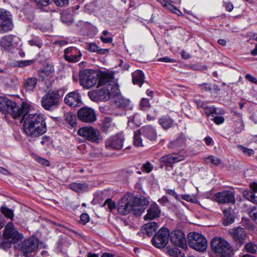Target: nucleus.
Masks as SVG:
<instances>
[{"instance_id": "43", "label": "nucleus", "mask_w": 257, "mask_h": 257, "mask_svg": "<svg viewBox=\"0 0 257 257\" xmlns=\"http://www.w3.org/2000/svg\"><path fill=\"white\" fill-rule=\"evenodd\" d=\"M207 163H211L212 164L217 165L221 163V159L218 157L213 156H210L205 158Z\"/></svg>"}, {"instance_id": "53", "label": "nucleus", "mask_w": 257, "mask_h": 257, "mask_svg": "<svg viewBox=\"0 0 257 257\" xmlns=\"http://www.w3.org/2000/svg\"><path fill=\"white\" fill-rule=\"evenodd\" d=\"M33 63V60H21L18 62L19 67H25L32 64Z\"/></svg>"}, {"instance_id": "18", "label": "nucleus", "mask_w": 257, "mask_h": 257, "mask_svg": "<svg viewBox=\"0 0 257 257\" xmlns=\"http://www.w3.org/2000/svg\"><path fill=\"white\" fill-rule=\"evenodd\" d=\"M64 102L70 106H78L81 102V96L78 91L70 92L65 96Z\"/></svg>"}, {"instance_id": "41", "label": "nucleus", "mask_w": 257, "mask_h": 257, "mask_svg": "<svg viewBox=\"0 0 257 257\" xmlns=\"http://www.w3.org/2000/svg\"><path fill=\"white\" fill-rule=\"evenodd\" d=\"M13 243L12 241H10L9 239L5 238L0 239V248L4 249L9 248Z\"/></svg>"}, {"instance_id": "48", "label": "nucleus", "mask_w": 257, "mask_h": 257, "mask_svg": "<svg viewBox=\"0 0 257 257\" xmlns=\"http://www.w3.org/2000/svg\"><path fill=\"white\" fill-rule=\"evenodd\" d=\"M249 216L257 223V208L254 207L248 212Z\"/></svg>"}, {"instance_id": "46", "label": "nucleus", "mask_w": 257, "mask_h": 257, "mask_svg": "<svg viewBox=\"0 0 257 257\" xmlns=\"http://www.w3.org/2000/svg\"><path fill=\"white\" fill-rule=\"evenodd\" d=\"M153 169V166L149 162H147L142 166V170L149 173H150Z\"/></svg>"}, {"instance_id": "7", "label": "nucleus", "mask_w": 257, "mask_h": 257, "mask_svg": "<svg viewBox=\"0 0 257 257\" xmlns=\"http://www.w3.org/2000/svg\"><path fill=\"white\" fill-rule=\"evenodd\" d=\"M79 83L84 88L89 89L98 81L99 73L89 69H85L80 73Z\"/></svg>"}, {"instance_id": "19", "label": "nucleus", "mask_w": 257, "mask_h": 257, "mask_svg": "<svg viewBox=\"0 0 257 257\" xmlns=\"http://www.w3.org/2000/svg\"><path fill=\"white\" fill-rule=\"evenodd\" d=\"M111 91L110 87L104 86L95 90L92 95L98 100L107 101L110 98Z\"/></svg>"}, {"instance_id": "16", "label": "nucleus", "mask_w": 257, "mask_h": 257, "mask_svg": "<svg viewBox=\"0 0 257 257\" xmlns=\"http://www.w3.org/2000/svg\"><path fill=\"white\" fill-rule=\"evenodd\" d=\"M113 75L110 73L101 72L99 73L97 87L99 86L110 87L111 90L117 89V86L113 84Z\"/></svg>"}, {"instance_id": "25", "label": "nucleus", "mask_w": 257, "mask_h": 257, "mask_svg": "<svg viewBox=\"0 0 257 257\" xmlns=\"http://www.w3.org/2000/svg\"><path fill=\"white\" fill-rule=\"evenodd\" d=\"M229 233L236 240L242 243L244 240L246 232L243 228L237 227L229 230Z\"/></svg>"}, {"instance_id": "13", "label": "nucleus", "mask_w": 257, "mask_h": 257, "mask_svg": "<svg viewBox=\"0 0 257 257\" xmlns=\"http://www.w3.org/2000/svg\"><path fill=\"white\" fill-rule=\"evenodd\" d=\"M77 117L81 121L92 123L97 119V116L95 110L90 107H83L77 112Z\"/></svg>"}, {"instance_id": "56", "label": "nucleus", "mask_w": 257, "mask_h": 257, "mask_svg": "<svg viewBox=\"0 0 257 257\" xmlns=\"http://www.w3.org/2000/svg\"><path fill=\"white\" fill-rule=\"evenodd\" d=\"M164 7H166L167 9H168L170 11H172V12L176 13V11L177 10V8L174 6H173V5H172L171 4L169 3L168 2L166 4V5H165Z\"/></svg>"}, {"instance_id": "33", "label": "nucleus", "mask_w": 257, "mask_h": 257, "mask_svg": "<svg viewBox=\"0 0 257 257\" xmlns=\"http://www.w3.org/2000/svg\"><path fill=\"white\" fill-rule=\"evenodd\" d=\"M70 188L73 191L78 193H82L88 189V185L86 183H72L69 185Z\"/></svg>"}, {"instance_id": "36", "label": "nucleus", "mask_w": 257, "mask_h": 257, "mask_svg": "<svg viewBox=\"0 0 257 257\" xmlns=\"http://www.w3.org/2000/svg\"><path fill=\"white\" fill-rule=\"evenodd\" d=\"M12 38L11 36L3 37L0 40V45L5 49H8L13 46Z\"/></svg>"}, {"instance_id": "35", "label": "nucleus", "mask_w": 257, "mask_h": 257, "mask_svg": "<svg viewBox=\"0 0 257 257\" xmlns=\"http://www.w3.org/2000/svg\"><path fill=\"white\" fill-rule=\"evenodd\" d=\"M64 120L72 127L76 125V116L72 112H68L64 115Z\"/></svg>"}, {"instance_id": "22", "label": "nucleus", "mask_w": 257, "mask_h": 257, "mask_svg": "<svg viewBox=\"0 0 257 257\" xmlns=\"http://www.w3.org/2000/svg\"><path fill=\"white\" fill-rule=\"evenodd\" d=\"M139 132L150 141H155L157 138L156 131L151 125L143 126L139 130Z\"/></svg>"}, {"instance_id": "32", "label": "nucleus", "mask_w": 257, "mask_h": 257, "mask_svg": "<svg viewBox=\"0 0 257 257\" xmlns=\"http://www.w3.org/2000/svg\"><path fill=\"white\" fill-rule=\"evenodd\" d=\"M132 75L134 84L141 86L144 82V74L143 72L141 70H137L133 73Z\"/></svg>"}, {"instance_id": "61", "label": "nucleus", "mask_w": 257, "mask_h": 257, "mask_svg": "<svg viewBox=\"0 0 257 257\" xmlns=\"http://www.w3.org/2000/svg\"><path fill=\"white\" fill-rule=\"evenodd\" d=\"M71 59H72V62H77L79 61V58L81 56V53L80 51H78V54H73L71 55Z\"/></svg>"}, {"instance_id": "28", "label": "nucleus", "mask_w": 257, "mask_h": 257, "mask_svg": "<svg viewBox=\"0 0 257 257\" xmlns=\"http://www.w3.org/2000/svg\"><path fill=\"white\" fill-rule=\"evenodd\" d=\"M158 227V223L155 222H151L144 225L143 231L144 234H147L148 236H151L153 235V232L156 231Z\"/></svg>"}, {"instance_id": "24", "label": "nucleus", "mask_w": 257, "mask_h": 257, "mask_svg": "<svg viewBox=\"0 0 257 257\" xmlns=\"http://www.w3.org/2000/svg\"><path fill=\"white\" fill-rule=\"evenodd\" d=\"M38 79L35 77H29L24 79L23 86L26 92H34L36 88Z\"/></svg>"}, {"instance_id": "15", "label": "nucleus", "mask_w": 257, "mask_h": 257, "mask_svg": "<svg viewBox=\"0 0 257 257\" xmlns=\"http://www.w3.org/2000/svg\"><path fill=\"white\" fill-rule=\"evenodd\" d=\"M133 199L134 214L135 215H140L144 211L146 206L149 205V201L145 197L143 196L137 197L133 196Z\"/></svg>"}, {"instance_id": "1", "label": "nucleus", "mask_w": 257, "mask_h": 257, "mask_svg": "<svg viewBox=\"0 0 257 257\" xmlns=\"http://www.w3.org/2000/svg\"><path fill=\"white\" fill-rule=\"evenodd\" d=\"M23 128L25 134L32 138L43 135L46 131L44 116L39 113H27L23 117Z\"/></svg>"}, {"instance_id": "47", "label": "nucleus", "mask_w": 257, "mask_h": 257, "mask_svg": "<svg viewBox=\"0 0 257 257\" xmlns=\"http://www.w3.org/2000/svg\"><path fill=\"white\" fill-rule=\"evenodd\" d=\"M235 131L237 133H240L244 129V123L242 118L239 119L236 124Z\"/></svg>"}, {"instance_id": "51", "label": "nucleus", "mask_w": 257, "mask_h": 257, "mask_svg": "<svg viewBox=\"0 0 257 257\" xmlns=\"http://www.w3.org/2000/svg\"><path fill=\"white\" fill-rule=\"evenodd\" d=\"M89 221V215L86 213H83L80 216V222L81 224L85 225Z\"/></svg>"}, {"instance_id": "10", "label": "nucleus", "mask_w": 257, "mask_h": 257, "mask_svg": "<svg viewBox=\"0 0 257 257\" xmlns=\"http://www.w3.org/2000/svg\"><path fill=\"white\" fill-rule=\"evenodd\" d=\"M29 107L30 104L27 102H23L22 105L19 106L16 102H14L11 109L8 110V113L10 114L15 119L22 117L21 122H22L23 117L25 116L27 113L30 112Z\"/></svg>"}, {"instance_id": "30", "label": "nucleus", "mask_w": 257, "mask_h": 257, "mask_svg": "<svg viewBox=\"0 0 257 257\" xmlns=\"http://www.w3.org/2000/svg\"><path fill=\"white\" fill-rule=\"evenodd\" d=\"M178 247L187 250L188 248L187 240L184 232L178 229Z\"/></svg>"}, {"instance_id": "38", "label": "nucleus", "mask_w": 257, "mask_h": 257, "mask_svg": "<svg viewBox=\"0 0 257 257\" xmlns=\"http://www.w3.org/2000/svg\"><path fill=\"white\" fill-rule=\"evenodd\" d=\"M114 101L117 106L121 107L126 106L129 103V101L128 100L124 98L120 95L116 96Z\"/></svg>"}, {"instance_id": "2", "label": "nucleus", "mask_w": 257, "mask_h": 257, "mask_svg": "<svg viewBox=\"0 0 257 257\" xmlns=\"http://www.w3.org/2000/svg\"><path fill=\"white\" fill-rule=\"evenodd\" d=\"M169 238L173 246L169 245L167 246V252L172 256L177 257V231L176 230L169 233L167 228H161L152 238V244L157 248H163L168 242Z\"/></svg>"}, {"instance_id": "54", "label": "nucleus", "mask_w": 257, "mask_h": 257, "mask_svg": "<svg viewBox=\"0 0 257 257\" xmlns=\"http://www.w3.org/2000/svg\"><path fill=\"white\" fill-rule=\"evenodd\" d=\"M98 47L95 43H90L88 45V50L92 52H96L98 50Z\"/></svg>"}, {"instance_id": "42", "label": "nucleus", "mask_w": 257, "mask_h": 257, "mask_svg": "<svg viewBox=\"0 0 257 257\" xmlns=\"http://www.w3.org/2000/svg\"><path fill=\"white\" fill-rule=\"evenodd\" d=\"M245 249L247 252L254 253L256 251L257 245L252 242H249L246 244Z\"/></svg>"}, {"instance_id": "40", "label": "nucleus", "mask_w": 257, "mask_h": 257, "mask_svg": "<svg viewBox=\"0 0 257 257\" xmlns=\"http://www.w3.org/2000/svg\"><path fill=\"white\" fill-rule=\"evenodd\" d=\"M237 148L239 151L241 152L246 156H250L254 153L253 149L247 148L240 145H237Z\"/></svg>"}, {"instance_id": "11", "label": "nucleus", "mask_w": 257, "mask_h": 257, "mask_svg": "<svg viewBox=\"0 0 257 257\" xmlns=\"http://www.w3.org/2000/svg\"><path fill=\"white\" fill-rule=\"evenodd\" d=\"M133 200V195L132 194H125L118 203L117 210L118 212L121 215H125L128 214L132 210L134 211Z\"/></svg>"}, {"instance_id": "34", "label": "nucleus", "mask_w": 257, "mask_h": 257, "mask_svg": "<svg viewBox=\"0 0 257 257\" xmlns=\"http://www.w3.org/2000/svg\"><path fill=\"white\" fill-rule=\"evenodd\" d=\"M159 122L163 128L168 129L172 126L173 120L170 116H164L159 119Z\"/></svg>"}, {"instance_id": "9", "label": "nucleus", "mask_w": 257, "mask_h": 257, "mask_svg": "<svg viewBox=\"0 0 257 257\" xmlns=\"http://www.w3.org/2000/svg\"><path fill=\"white\" fill-rule=\"evenodd\" d=\"M60 98V96L58 92H49L42 97V106L46 110H52L59 105Z\"/></svg>"}, {"instance_id": "49", "label": "nucleus", "mask_w": 257, "mask_h": 257, "mask_svg": "<svg viewBox=\"0 0 257 257\" xmlns=\"http://www.w3.org/2000/svg\"><path fill=\"white\" fill-rule=\"evenodd\" d=\"M204 112L207 115L215 114L216 113V109L215 107L211 106L204 107Z\"/></svg>"}, {"instance_id": "17", "label": "nucleus", "mask_w": 257, "mask_h": 257, "mask_svg": "<svg viewBox=\"0 0 257 257\" xmlns=\"http://www.w3.org/2000/svg\"><path fill=\"white\" fill-rule=\"evenodd\" d=\"M124 137L122 134H117L107 139L105 143L106 147L115 150H120L123 147Z\"/></svg>"}, {"instance_id": "12", "label": "nucleus", "mask_w": 257, "mask_h": 257, "mask_svg": "<svg viewBox=\"0 0 257 257\" xmlns=\"http://www.w3.org/2000/svg\"><path fill=\"white\" fill-rule=\"evenodd\" d=\"M5 238L9 239L15 244L23 238L22 234L19 233L15 227L13 222H9L5 226L3 233Z\"/></svg>"}, {"instance_id": "44", "label": "nucleus", "mask_w": 257, "mask_h": 257, "mask_svg": "<svg viewBox=\"0 0 257 257\" xmlns=\"http://www.w3.org/2000/svg\"><path fill=\"white\" fill-rule=\"evenodd\" d=\"M54 72V67L51 65H47L42 69V73H44L45 76H50Z\"/></svg>"}, {"instance_id": "23", "label": "nucleus", "mask_w": 257, "mask_h": 257, "mask_svg": "<svg viewBox=\"0 0 257 257\" xmlns=\"http://www.w3.org/2000/svg\"><path fill=\"white\" fill-rule=\"evenodd\" d=\"M161 210L157 204H152L144 216L145 220H153L160 216Z\"/></svg>"}, {"instance_id": "57", "label": "nucleus", "mask_w": 257, "mask_h": 257, "mask_svg": "<svg viewBox=\"0 0 257 257\" xmlns=\"http://www.w3.org/2000/svg\"><path fill=\"white\" fill-rule=\"evenodd\" d=\"M39 5L43 7L47 6L49 4V0H34Z\"/></svg>"}, {"instance_id": "64", "label": "nucleus", "mask_w": 257, "mask_h": 257, "mask_svg": "<svg viewBox=\"0 0 257 257\" xmlns=\"http://www.w3.org/2000/svg\"><path fill=\"white\" fill-rule=\"evenodd\" d=\"M158 61L164 62H172V63L175 62V61H176L175 60L170 59L168 57H165L160 58L158 59Z\"/></svg>"}, {"instance_id": "62", "label": "nucleus", "mask_w": 257, "mask_h": 257, "mask_svg": "<svg viewBox=\"0 0 257 257\" xmlns=\"http://www.w3.org/2000/svg\"><path fill=\"white\" fill-rule=\"evenodd\" d=\"M38 162L45 166H49L50 165V162L43 158H39L38 160Z\"/></svg>"}, {"instance_id": "60", "label": "nucleus", "mask_w": 257, "mask_h": 257, "mask_svg": "<svg viewBox=\"0 0 257 257\" xmlns=\"http://www.w3.org/2000/svg\"><path fill=\"white\" fill-rule=\"evenodd\" d=\"M181 198L185 200L188 202H194V198L193 196L190 195H183L181 197Z\"/></svg>"}, {"instance_id": "37", "label": "nucleus", "mask_w": 257, "mask_h": 257, "mask_svg": "<svg viewBox=\"0 0 257 257\" xmlns=\"http://www.w3.org/2000/svg\"><path fill=\"white\" fill-rule=\"evenodd\" d=\"M1 211L6 217L11 220H13L14 214L12 209H9L6 206H2L1 207Z\"/></svg>"}, {"instance_id": "4", "label": "nucleus", "mask_w": 257, "mask_h": 257, "mask_svg": "<svg viewBox=\"0 0 257 257\" xmlns=\"http://www.w3.org/2000/svg\"><path fill=\"white\" fill-rule=\"evenodd\" d=\"M189 246L200 252L205 250L207 247V241L202 234L196 232H190L188 235Z\"/></svg>"}, {"instance_id": "3", "label": "nucleus", "mask_w": 257, "mask_h": 257, "mask_svg": "<svg viewBox=\"0 0 257 257\" xmlns=\"http://www.w3.org/2000/svg\"><path fill=\"white\" fill-rule=\"evenodd\" d=\"M212 249L223 257H229L233 253L230 244L222 238L215 237L211 242Z\"/></svg>"}, {"instance_id": "31", "label": "nucleus", "mask_w": 257, "mask_h": 257, "mask_svg": "<svg viewBox=\"0 0 257 257\" xmlns=\"http://www.w3.org/2000/svg\"><path fill=\"white\" fill-rule=\"evenodd\" d=\"M114 123L112 122V119L110 117H105L102 121L101 125V131L103 132H107L114 126Z\"/></svg>"}, {"instance_id": "39", "label": "nucleus", "mask_w": 257, "mask_h": 257, "mask_svg": "<svg viewBox=\"0 0 257 257\" xmlns=\"http://www.w3.org/2000/svg\"><path fill=\"white\" fill-rule=\"evenodd\" d=\"M142 134L140 133L139 130L135 132L134 144L137 147H143V141L141 137Z\"/></svg>"}, {"instance_id": "59", "label": "nucleus", "mask_w": 257, "mask_h": 257, "mask_svg": "<svg viewBox=\"0 0 257 257\" xmlns=\"http://www.w3.org/2000/svg\"><path fill=\"white\" fill-rule=\"evenodd\" d=\"M245 78L249 81L257 84V79L249 74L245 75Z\"/></svg>"}, {"instance_id": "55", "label": "nucleus", "mask_w": 257, "mask_h": 257, "mask_svg": "<svg viewBox=\"0 0 257 257\" xmlns=\"http://www.w3.org/2000/svg\"><path fill=\"white\" fill-rule=\"evenodd\" d=\"M149 99L147 98H143L141 104L142 108L145 109L146 107L149 106Z\"/></svg>"}, {"instance_id": "20", "label": "nucleus", "mask_w": 257, "mask_h": 257, "mask_svg": "<svg viewBox=\"0 0 257 257\" xmlns=\"http://www.w3.org/2000/svg\"><path fill=\"white\" fill-rule=\"evenodd\" d=\"M250 189L243 191V196L250 202L257 204V183H253L250 185Z\"/></svg>"}, {"instance_id": "14", "label": "nucleus", "mask_w": 257, "mask_h": 257, "mask_svg": "<svg viewBox=\"0 0 257 257\" xmlns=\"http://www.w3.org/2000/svg\"><path fill=\"white\" fill-rule=\"evenodd\" d=\"M215 200L220 204L232 203L235 202L234 193L230 190L219 192L214 195Z\"/></svg>"}, {"instance_id": "52", "label": "nucleus", "mask_w": 257, "mask_h": 257, "mask_svg": "<svg viewBox=\"0 0 257 257\" xmlns=\"http://www.w3.org/2000/svg\"><path fill=\"white\" fill-rule=\"evenodd\" d=\"M54 3L59 7H64L68 4L69 0H53Z\"/></svg>"}, {"instance_id": "5", "label": "nucleus", "mask_w": 257, "mask_h": 257, "mask_svg": "<svg viewBox=\"0 0 257 257\" xmlns=\"http://www.w3.org/2000/svg\"><path fill=\"white\" fill-rule=\"evenodd\" d=\"M16 247L20 251L21 257H30L33 252L37 250L38 240L33 237L29 238L19 243Z\"/></svg>"}, {"instance_id": "6", "label": "nucleus", "mask_w": 257, "mask_h": 257, "mask_svg": "<svg viewBox=\"0 0 257 257\" xmlns=\"http://www.w3.org/2000/svg\"><path fill=\"white\" fill-rule=\"evenodd\" d=\"M14 27L13 15L9 11L0 8V34L12 31Z\"/></svg>"}, {"instance_id": "50", "label": "nucleus", "mask_w": 257, "mask_h": 257, "mask_svg": "<svg viewBox=\"0 0 257 257\" xmlns=\"http://www.w3.org/2000/svg\"><path fill=\"white\" fill-rule=\"evenodd\" d=\"M107 205L108 208L109 209L110 211H112L113 209L115 208V204L114 202L112 201L110 199H106L103 206H105Z\"/></svg>"}, {"instance_id": "8", "label": "nucleus", "mask_w": 257, "mask_h": 257, "mask_svg": "<svg viewBox=\"0 0 257 257\" xmlns=\"http://www.w3.org/2000/svg\"><path fill=\"white\" fill-rule=\"evenodd\" d=\"M78 134L86 141L92 143L98 144L102 140L100 131L92 126H84L79 128L78 131Z\"/></svg>"}, {"instance_id": "29", "label": "nucleus", "mask_w": 257, "mask_h": 257, "mask_svg": "<svg viewBox=\"0 0 257 257\" xmlns=\"http://www.w3.org/2000/svg\"><path fill=\"white\" fill-rule=\"evenodd\" d=\"M13 101L6 97H0V110L3 113H8L13 104Z\"/></svg>"}, {"instance_id": "58", "label": "nucleus", "mask_w": 257, "mask_h": 257, "mask_svg": "<svg viewBox=\"0 0 257 257\" xmlns=\"http://www.w3.org/2000/svg\"><path fill=\"white\" fill-rule=\"evenodd\" d=\"M213 121L216 124H220L224 121V119L222 116H216L213 118Z\"/></svg>"}, {"instance_id": "45", "label": "nucleus", "mask_w": 257, "mask_h": 257, "mask_svg": "<svg viewBox=\"0 0 257 257\" xmlns=\"http://www.w3.org/2000/svg\"><path fill=\"white\" fill-rule=\"evenodd\" d=\"M200 89L203 91H211L212 90L211 84L204 83L199 85Z\"/></svg>"}, {"instance_id": "26", "label": "nucleus", "mask_w": 257, "mask_h": 257, "mask_svg": "<svg viewBox=\"0 0 257 257\" xmlns=\"http://www.w3.org/2000/svg\"><path fill=\"white\" fill-rule=\"evenodd\" d=\"M224 219L223 224L227 226L232 223L234 221V210L232 208L229 207L223 210Z\"/></svg>"}, {"instance_id": "27", "label": "nucleus", "mask_w": 257, "mask_h": 257, "mask_svg": "<svg viewBox=\"0 0 257 257\" xmlns=\"http://www.w3.org/2000/svg\"><path fill=\"white\" fill-rule=\"evenodd\" d=\"M160 161L167 167L172 168L173 164L177 162V157L175 154H168L162 157Z\"/></svg>"}, {"instance_id": "63", "label": "nucleus", "mask_w": 257, "mask_h": 257, "mask_svg": "<svg viewBox=\"0 0 257 257\" xmlns=\"http://www.w3.org/2000/svg\"><path fill=\"white\" fill-rule=\"evenodd\" d=\"M100 39L104 43H109L112 41V38L111 37H105L103 36L100 37Z\"/></svg>"}, {"instance_id": "21", "label": "nucleus", "mask_w": 257, "mask_h": 257, "mask_svg": "<svg viewBox=\"0 0 257 257\" xmlns=\"http://www.w3.org/2000/svg\"><path fill=\"white\" fill-rule=\"evenodd\" d=\"M186 139L184 135H180L178 138V162L183 160L187 156L185 151L186 148Z\"/></svg>"}]
</instances>
